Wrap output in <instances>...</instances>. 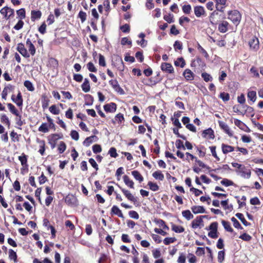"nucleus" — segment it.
<instances>
[{
	"label": "nucleus",
	"mask_w": 263,
	"mask_h": 263,
	"mask_svg": "<svg viewBox=\"0 0 263 263\" xmlns=\"http://www.w3.org/2000/svg\"><path fill=\"white\" fill-rule=\"evenodd\" d=\"M228 18L231 20L232 23L237 26L241 19V15L239 11L237 10H231L228 12Z\"/></svg>",
	"instance_id": "nucleus-1"
},
{
	"label": "nucleus",
	"mask_w": 263,
	"mask_h": 263,
	"mask_svg": "<svg viewBox=\"0 0 263 263\" xmlns=\"http://www.w3.org/2000/svg\"><path fill=\"white\" fill-rule=\"evenodd\" d=\"M18 159L22 165V167L21 168V174L24 175L29 171L28 156L23 153L21 156L18 157Z\"/></svg>",
	"instance_id": "nucleus-2"
},
{
	"label": "nucleus",
	"mask_w": 263,
	"mask_h": 263,
	"mask_svg": "<svg viewBox=\"0 0 263 263\" xmlns=\"http://www.w3.org/2000/svg\"><path fill=\"white\" fill-rule=\"evenodd\" d=\"M243 167H241L239 170H236L235 172L237 174L240 175V176L246 179H249L251 175V170L250 168L242 165Z\"/></svg>",
	"instance_id": "nucleus-3"
},
{
	"label": "nucleus",
	"mask_w": 263,
	"mask_h": 263,
	"mask_svg": "<svg viewBox=\"0 0 263 263\" xmlns=\"http://www.w3.org/2000/svg\"><path fill=\"white\" fill-rule=\"evenodd\" d=\"M218 225L217 222H213L210 224L209 230L211 231L208 233L209 237L214 239L218 237Z\"/></svg>",
	"instance_id": "nucleus-4"
},
{
	"label": "nucleus",
	"mask_w": 263,
	"mask_h": 263,
	"mask_svg": "<svg viewBox=\"0 0 263 263\" xmlns=\"http://www.w3.org/2000/svg\"><path fill=\"white\" fill-rule=\"evenodd\" d=\"M249 45L251 50L257 51L259 48L258 39L255 36H252L249 41Z\"/></svg>",
	"instance_id": "nucleus-5"
},
{
	"label": "nucleus",
	"mask_w": 263,
	"mask_h": 263,
	"mask_svg": "<svg viewBox=\"0 0 263 263\" xmlns=\"http://www.w3.org/2000/svg\"><path fill=\"white\" fill-rule=\"evenodd\" d=\"M116 185L120 188L122 192L128 200L134 203H136L137 201V198L134 197L128 190L122 187L118 183H116Z\"/></svg>",
	"instance_id": "nucleus-6"
},
{
	"label": "nucleus",
	"mask_w": 263,
	"mask_h": 263,
	"mask_svg": "<svg viewBox=\"0 0 263 263\" xmlns=\"http://www.w3.org/2000/svg\"><path fill=\"white\" fill-rule=\"evenodd\" d=\"M16 50L24 58H28L30 57V54L28 52L25 45L22 43H20L17 44Z\"/></svg>",
	"instance_id": "nucleus-7"
},
{
	"label": "nucleus",
	"mask_w": 263,
	"mask_h": 263,
	"mask_svg": "<svg viewBox=\"0 0 263 263\" xmlns=\"http://www.w3.org/2000/svg\"><path fill=\"white\" fill-rule=\"evenodd\" d=\"M206 216H207L206 215H201L196 217V218L195 219H194L192 222V228L197 229L201 225H203V219L206 218Z\"/></svg>",
	"instance_id": "nucleus-8"
},
{
	"label": "nucleus",
	"mask_w": 263,
	"mask_h": 263,
	"mask_svg": "<svg viewBox=\"0 0 263 263\" xmlns=\"http://www.w3.org/2000/svg\"><path fill=\"white\" fill-rule=\"evenodd\" d=\"M109 84L112 86L114 89L119 93L121 95H123L124 93V91L123 89L120 86L118 82L116 79L115 80H110L109 81Z\"/></svg>",
	"instance_id": "nucleus-9"
},
{
	"label": "nucleus",
	"mask_w": 263,
	"mask_h": 263,
	"mask_svg": "<svg viewBox=\"0 0 263 263\" xmlns=\"http://www.w3.org/2000/svg\"><path fill=\"white\" fill-rule=\"evenodd\" d=\"M195 15L197 17H200L206 16V12L203 7L201 6H196L194 7Z\"/></svg>",
	"instance_id": "nucleus-10"
},
{
	"label": "nucleus",
	"mask_w": 263,
	"mask_h": 263,
	"mask_svg": "<svg viewBox=\"0 0 263 263\" xmlns=\"http://www.w3.org/2000/svg\"><path fill=\"white\" fill-rule=\"evenodd\" d=\"M242 108L244 110V112H242L243 116L246 115L247 117H254L255 113L254 108L246 104L242 105Z\"/></svg>",
	"instance_id": "nucleus-11"
},
{
	"label": "nucleus",
	"mask_w": 263,
	"mask_h": 263,
	"mask_svg": "<svg viewBox=\"0 0 263 263\" xmlns=\"http://www.w3.org/2000/svg\"><path fill=\"white\" fill-rule=\"evenodd\" d=\"M161 69L168 73H173L174 69L171 64L168 63H162L161 65Z\"/></svg>",
	"instance_id": "nucleus-12"
},
{
	"label": "nucleus",
	"mask_w": 263,
	"mask_h": 263,
	"mask_svg": "<svg viewBox=\"0 0 263 263\" xmlns=\"http://www.w3.org/2000/svg\"><path fill=\"white\" fill-rule=\"evenodd\" d=\"M230 27V24L226 21H221L218 25V29L221 33H225Z\"/></svg>",
	"instance_id": "nucleus-13"
},
{
	"label": "nucleus",
	"mask_w": 263,
	"mask_h": 263,
	"mask_svg": "<svg viewBox=\"0 0 263 263\" xmlns=\"http://www.w3.org/2000/svg\"><path fill=\"white\" fill-rule=\"evenodd\" d=\"M77 199L73 195L68 194L65 199V203L69 206H74L77 204Z\"/></svg>",
	"instance_id": "nucleus-14"
},
{
	"label": "nucleus",
	"mask_w": 263,
	"mask_h": 263,
	"mask_svg": "<svg viewBox=\"0 0 263 263\" xmlns=\"http://www.w3.org/2000/svg\"><path fill=\"white\" fill-rule=\"evenodd\" d=\"M218 123L220 128L223 130L225 133L228 134L230 137L233 136V132L230 130L229 126L225 122L218 121Z\"/></svg>",
	"instance_id": "nucleus-15"
},
{
	"label": "nucleus",
	"mask_w": 263,
	"mask_h": 263,
	"mask_svg": "<svg viewBox=\"0 0 263 263\" xmlns=\"http://www.w3.org/2000/svg\"><path fill=\"white\" fill-rule=\"evenodd\" d=\"M202 136L203 138L209 139H214L215 138L214 132L211 128L203 130Z\"/></svg>",
	"instance_id": "nucleus-16"
},
{
	"label": "nucleus",
	"mask_w": 263,
	"mask_h": 263,
	"mask_svg": "<svg viewBox=\"0 0 263 263\" xmlns=\"http://www.w3.org/2000/svg\"><path fill=\"white\" fill-rule=\"evenodd\" d=\"M103 108L106 112H115L117 110V104L115 103L111 102L104 105Z\"/></svg>",
	"instance_id": "nucleus-17"
},
{
	"label": "nucleus",
	"mask_w": 263,
	"mask_h": 263,
	"mask_svg": "<svg viewBox=\"0 0 263 263\" xmlns=\"http://www.w3.org/2000/svg\"><path fill=\"white\" fill-rule=\"evenodd\" d=\"M124 121L125 119L123 114L119 113L115 116L114 119L111 120V123L114 125H116V124H121L122 122H124Z\"/></svg>",
	"instance_id": "nucleus-18"
},
{
	"label": "nucleus",
	"mask_w": 263,
	"mask_h": 263,
	"mask_svg": "<svg viewBox=\"0 0 263 263\" xmlns=\"http://www.w3.org/2000/svg\"><path fill=\"white\" fill-rule=\"evenodd\" d=\"M182 75L187 81H191L194 79L195 74L190 69H185Z\"/></svg>",
	"instance_id": "nucleus-19"
},
{
	"label": "nucleus",
	"mask_w": 263,
	"mask_h": 263,
	"mask_svg": "<svg viewBox=\"0 0 263 263\" xmlns=\"http://www.w3.org/2000/svg\"><path fill=\"white\" fill-rule=\"evenodd\" d=\"M216 3V9L220 12H223V9L226 6L227 0H214Z\"/></svg>",
	"instance_id": "nucleus-20"
},
{
	"label": "nucleus",
	"mask_w": 263,
	"mask_h": 263,
	"mask_svg": "<svg viewBox=\"0 0 263 263\" xmlns=\"http://www.w3.org/2000/svg\"><path fill=\"white\" fill-rule=\"evenodd\" d=\"M13 102L22 110L23 105V99L20 91H18L16 98L14 100H13Z\"/></svg>",
	"instance_id": "nucleus-21"
},
{
	"label": "nucleus",
	"mask_w": 263,
	"mask_h": 263,
	"mask_svg": "<svg viewBox=\"0 0 263 263\" xmlns=\"http://www.w3.org/2000/svg\"><path fill=\"white\" fill-rule=\"evenodd\" d=\"M110 214L111 215H117L119 217L121 218H124L121 210L117 205H113L112 207L111 208Z\"/></svg>",
	"instance_id": "nucleus-22"
},
{
	"label": "nucleus",
	"mask_w": 263,
	"mask_h": 263,
	"mask_svg": "<svg viewBox=\"0 0 263 263\" xmlns=\"http://www.w3.org/2000/svg\"><path fill=\"white\" fill-rule=\"evenodd\" d=\"M26 45L28 48L29 52L31 55H34L35 54L36 49L34 45L32 44L31 40L28 39L26 41Z\"/></svg>",
	"instance_id": "nucleus-23"
},
{
	"label": "nucleus",
	"mask_w": 263,
	"mask_h": 263,
	"mask_svg": "<svg viewBox=\"0 0 263 263\" xmlns=\"http://www.w3.org/2000/svg\"><path fill=\"white\" fill-rule=\"evenodd\" d=\"M16 116L15 118L16 124L18 126L17 128L20 129H22L21 126L25 124V120H23L22 119V115L19 113L18 115H15Z\"/></svg>",
	"instance_id": "nucleus-24"
},
{
	"label": "nucleus",
	"mask_w": 263,
	"mask_h": 263,
	"mask_svg": "<svg viewBox=\"0 0 263 263\" xmlns=\"http://www.w3.org/2000/svg\"><path fill=\"white\" fill-rule=\"evenodd\" d=\"M123 179L124 183L130 189H134V182L130 179L127 175H124L123 177Z\"/></svg>",
	"instance_id": "nucleus-25"
},
{
	"label": "nucleus",
	"mask_w": 263,
	"mask_h": 263,
	"mask_svg": "<svg viewBox=\"0 0 263 263\" xmlns=\"http://www.w3.org/2000/svg\"><path fill=\"white\" fill-rule=\"evenodd\" d=\"M221 149L222 153L224 154H227L229 153L232 152L234 151V147L231 145L222 143L221 144Z\"/></svg>",
	"instance_id": "nucleus-26"
},
{
	"label": "nucleus",
	"mask_w": 263,
	"mask_h": 263,
	"mask_svg": "<svg viewBox=\"0 0 263 263\" xmlns=\"http://www.w3.org/2000/svg\"><path fill=\"white\" fill-rule=\"evenodd\" d=\"M41 16L42 12L41 11L33 10L31 11V20L32 21L40 19Z\"/></svg>",
	"instance_id": "nucleus-27"
},
{
	"label": "nucleus",
	"mask_w": 263,
	"mask_h": 263,
	"mask_svg": "<svg viewBox=\"0 0 263 263\" xmlns=\"http://www.w3.org/2000/svg\"><path fill=\"white\" fill-rule=\"evenodd\" d=\"M196 149L197 151L198 152V155L199 157L203 158L205 156L206 149L204 146H196Z\"/></svg>",
	"instance_id": "nucleus-28"
},
{
	"label": "nucleus",
	"mask_w": 263,
	"mask_h": 263,
	"mask_svg": "<svg viewBox=\"0 0 263 263\" xmlns=\"http://www.w3.org/2000/svg\"><path fill=\"white\" fill-rule=\"evenodd\" d=\"M192 212L195 214L204 213L205 212V209L202 206L194 205L191 207Z\"/></svg>",
	"instance_id": "nucleus-29"
},
{
	"label": "nucleus",
	"mask_w": 263,
	"mask_h": 263,
	"mask_svg": "<svg viewBox=\"0 0 263 263\" xmlns=\"http://www.w3.org/2000/svg\"><path fill=\"white\" fill-rule=\"evenodd\" d=\"M82 90L85 92H87L90 91V86L89 80L87 78L84 79V82L81 85Z\"/></svg>",
	"instance_id": "nucleus-30"
},
{
	"label": "nucleus",
	"mask_w": 263,
	"mask_h": 263,
	"mask_svg": "<svg viewBox=\"0 0 263 263\" xmlns=\"http://www.w3.org/2000/svg\"><path fill=\"white\" fill-rule=\"evenodd\" d=\"M49 99L46 95H43L41 97L42 106L44 109L47 108L49 105Z\"/></svg>",
	"instance_id": "nucleus-31"
},
{
	"label": "nucleus",
	"mask_w": 263,
	"mask_h": 263,
	"mask_svg": "<svg viewBox=\"0 0 263 263\" xmlns=\"http://www.w3.org/2000/svg\"><path fill=\"white\" fill-rule=\"evenodd\" d=\"M132 175L133 176L134 178L138 181L140 183L142 182L143 180V177L140 173V172L137 170H135L132 172Z\"/></svg>",
	"instance_id": "nucleus-32"
},
{
	"label": "nucleus",
	"mask_w": 263,
	"mask_h": 263,
	"mask_svg": "<svg viewBox=\"0 0 263 263\" xmlns=\"http://www.w3.org/2000/svg\"><path fill=\"white\" fill-rule=\"evenodd\" d=\"M13 89V86L10 84L8 85L7 86H5L4 88L2 93V97L3 99L6 100L8 92V90H12Z\"/></svg>",
	"instance_id": "nucleus-33"
},
{
	"label": "nucleus",
	"mask_w": 263,
	"mask_h": 263,
	"mask_svg": "<svg viewBox=\"0 0 263 263\" xmlns=\"http://www.w3.org/2000/svg\"><path fill=\"white\" fill-rule=\"evenodd\" d=\"M152 176L155 179L159 180L160 181H163L164 178V175L160 170L154 172L152 174Z\"/></svg>",
	"instance_id": "nucleus-34"
},
{
	"label": "nucleus",
	"mask_w": 263,
	"mask_h": 263,
	"mask_svg": "<svg viewBox=\"0 0 263 263\" xmlns=\"http://www.w3.org/2000/svg\"><path fill=\"white\" fill-rule=\"evenodd\" d=\"M116 66L118 70L123 71L124 70V65L121 58L116 60Z\"/></svg>",
	"instance_id": "nucleus-35"
},
{
	"label": "nucleus",
	"mask_w": 263,
	"mask_h": 263,
	"mask_svg": "<svg viewBox=\"0 0 263 263\" xmlns=\"http://www.w3.org/2000/svg\"><path fill=\"white\" fill-rule=\"evenodd\" d=\"M97 139V137L96 136H91L89 137H87L84 141L83 142V144L86 146H89L91 143L93 142L96 141Z\"/></svg>",
	"instance_id": "nucleus-36"
},
{
	"label": "nucleus",
	"mask_w": 263,
	"mask_h": 263,
	"mask_svg": "<svg viewBox=\"0 0 263 263\" xmlns=\"http://www.w3.org/2000/svg\"><path fill=\"white\" fill-rule=\"evenodd\" d=\"M17 255L16 252L12 249L9 250V258L10 260H13L14 262L17 261Z\"/></svg>",
	"instance_id": "nucleus-37"
},
{
	"label": "nucleus",
	"mask_w": 263,
	"mask_h": 263,
	"mask_svg": "<svg viewBox=\"0 0 263 263\" xmlns=\"http://www.w3.org/2000/svg\"><path fill=\"white\" fill-rule=\"evenodd\" d=\"M221 223L223 226L224 229L227 231L231 233L233 232V229L231 227L230 223L229 221H226L224 220H222Z\"/></svg>",
	"instance_id": "nucleus-38"
},
{
	"label": "nucleus",
	"mask_w": 263,
	"mask_h": 263,
	"mask_svg": "<svg viewBox=\"0 0 263 263\" xmlns=\"http://www.w3.org/2000/svg\"><path fill=\"white\" fill-rule=\"evenodd\" d=\"M172 229L176 233H181L184 231V228L181 226H177L172 223Z\"/></svg>",
	"instance_id": "nucleus-39"
},
{
	"label": "nucleus",
	"mask_w": 263,
	"mask_h": 263,
	"mask_svg": "<svg viewBox=\"0 0 263 263\" xmlns=\"http://www.w3.org/2000/svg\"><path fill=\"white\" fill-rule=\"evenodd\" d=\"M174 64L176 66H180L181 68H183L185 66V61L182 58H179L175 61Z\"/></svg>",
	"instance_id": "nucleus-40"
},
{
	"label": "nucleus",
	"mask_w": 263,
	"mask_h": 263,
	"mask_svg": "<svg viewBox=\"0 0 263 263\" xmlns=\"http://www.w3.org/2000/svg\"><path fill=\"white\" fill-rule=\"evenodd\" d=\"M85 98V105L87 106L91 105L93 103V97L89 94L86 95L84 96Z\"/></svg>",
	"instance_id": "nucleus-41"
},
{
	"label": "nucleus",
	"mask_w": 263,
	"mask_h": 263,
	"mask_svg": "<svg viewBox=\"0 0 263 263\" xmlns=\"http://www.w3.org/2000/svg\"><path fill=\"white\" fill-rule=\"evenodd\" d=\"M17 18L20 20H23L26 17V11L25 8H21L16 10Z\"/></svg>",
	"instance_id": "nucleus-42"
},
{
	"label": "nucleus",
	"mask_w": 263,
	"mask_h": 263,
	"mask_svg": "<svg viewBox=\"0 0 263 263\" xmlns=\"http://www.w3.org/2000/svg\"><path fill=\"white\" fill-rule=\"evenodd\" d=\"M7 107L10 111V112L14 115H18V113H19V111L15 107V106L12 104V103H7Z\"/></svg>",
	"instance_id": "nucleus-43"
},
{
	"label": "nucleus",
	"mask_w": 263,
	"mask_h": 263,
	"mask_svg": "<svg viewBox=\"0 0 263 263\" xmlns=\"http://www.w3.org/2000/svg\"><path fill=\"white\" fill-rule=\"evenodd\" d=\"M8 6H5L0 10V13L3 15V18L6 20H9L8 16Z\"/></svg>",
	"instance_id": "nucleus-44"
},
{
	"label": "nucleus",
	"mask_w": 263,
	"mask_h": 263,
	"mask_svg": "<svg viewBox=\"0 0 263 263\" xmlns=\"http://www.w3.org/2000/svg\"><path fill=\"white\" fill-rule=\"evenodd\" d=\"M235 216L242 222V223L245 226H249L250 225V223L248 222L245 218L242 213H237L235 214Z\"/></svg>",
	"instance_id": "nucleus-45"
},
{
	"label": "nucleus",
	"mask_w": 263,
	"mask_h": 263,
	"mask_svg": "<svg viewBox=\"0 0 263 263\" xmlns=\"http://www.w3.org/2000/svg\"><path fill=\"white\" fill-rule=\"evenodd\" d=\"M24 85L29 91H33L34 90V87L32 82L29 80H26L24 82Z\"/></svg>",
	"instance_id": "nucleus-46"
},
{
	"label": "nucleus",
	"mask_w": 263,
	"mask_h": 263,
	"mask_svg": "<svg viewBox=\"0 0 263 263\" xmlns=\"http://www.w3.org/2000/svg\"><path fill=\"white\" fill-rule=\"evenodd\" d=\"M38 142L40 143V149L39 152L40 154L43 156L45 154V142L44 140H39Z\"/></svg>",
	"instance_id": "nucleus-47"
},
{
	"label": "nucleus",
	"mask_w": 263,
	"mask_h": 263,
	"mask_svg": "<svg viewBox=\"0 0 263 263\" xmlns=\"http://www.w3.org/2000/svg\"><path fill=\"white\" fill-rule=\"evenodd\" d=\"M247 97L253 103H254L256 99V92L255 91L251 90L248 92Z\"/></svg>",
	"instance_id": "nucleus-48"
},
{
	"label": "nucleus",
	"mask_w": 263,
	"mask_h": 263,
	"mask_svg": "<svg viewBox=\"0 0 263 263\" xmlns=\"http://www.w3.org/2000/svg\"><path fill=\"white\" fill-rule=\"evenodd\" d=\"M10 137L12 142H18L21 135H18L14 130L12 131L10 134Z\"/></svg>",
	"instance_id": "nucleus-49"
},
{
	"label": "nucleus",
	"mask_w": 263,
	"mask_h": 263,
	"mask_svg": "<svg viewBox=\"0 0 263 263\" xmlns=\"http://www.w3.org/2000/svg\"><path fill=\"white\" fill-rule=\"evenodd\" d=\"M182 216L187 220H190L193 218V215L191 213L190 210H186L182 212Z\"/></svg>",
	"instance_id": "nucleus-50"
},
{
	"label": "nucleus",
	"mask_w": 263,
	"mask_h": 263,
	"mask_svg": "<svg viewBox=\"0 0 263 263\" xmlns=\"http://www.w3.org/2000/svg\"><path fill=\"white\" fill-rule=\"evenodd\" d=\"M67 147L66 144L64 141H61L58 145V149L60 154L63 153Z\"/></svg>",
	"instance_id": "nucleus-51"
},
{
	"label": "nucleus",
	"mask_w": 263,
	"mask_h": 263,
	"mask_svg": "<svg viewBox=\"0 0 263 263\" xmlns=\"http://www.w3.org/2000/svg\"><path fill=\"white\" fill-rule=\"evenodd\" d=\"M39 132L46 133L49 131V127L47 123H43L41 124V125L39 127L38 129Z\"/></svg>",
	"instance_id": "nucleus-52"
},
{
	"label": "nucleus",
	"mask_w": 263,
	"mask_h": 263,
	"mask_svg": "<svg viewBox=\"0 0 263 263\" xmlns=\"http://www.w3.org/2000/svg\"><path fill=\"white\" fill-rule=\"evenodd\" d=\"M147 185L149 187V189L153 191H157L159 189V187L156 183L152 182V181H149L148 182Z\"/></svg>",
	"instance_id": "nucleus-53"
},
{
	"label": "nucleus",
	"mask_w": 263,
	"mask_h": 263,
	"mask_svg": "<svg viewBox=\"0 0 263 263\" xmlns=\"http://www.w3.org/2000/svg\"><path fill=\"white\" fill-rule=\"evenodd\" d=\"M201 77L206 82L212 81L213 80L212 77L207 72H202L201 73Z\"/></svg>",
	"instance_id": "nucleus-54"
},
{
	"label": "nucleus",
	"mask_w": 263,
	"mask_h": 263,
	"mask_svg": "<svg viewBox=\"0 0 263 263\" xmlns=\"http://www.w3.org/2000/svg\"><path fill=\"white\" fill-rule=\"evenodd\" d=\"M49 111L53 115H59L60 112V109L55 105H52L49 107Z\"/></svg>",
	"instance_id": "nucleus-55"
},
{
	"label": "nucleus",
	"mask_w": 263,
	"mask_h": 263,
	"mask_svg": "<svg viewBox=\"0 0 263 263\" xmlns=\"http://www.w3.org/2000/svg\"><path fill=\"white\" fill-rule=\"evenodd\" d=\"M87 68L88 70L91 72H96L97 71V69L94 65L92 62H89L87 64Z\"/></svg>",
	"instance_id": "nucleus-56"
},
{
	"label": "nucleus",
	"mask_w": 263,
	"mask_h": 263,
	"mask_svg": "<svg viewBox=\"0 0 263 263\" xmlns=\"http://www.w3.org/2000/svg\"><path fill=\"white\" fill-rule=\"evenodd\" d=\"M209 148L211 150L212 156L216 159V160L217 161H219L220 160V158L217 156V153H216V146H210Z\"/></svg>",
	"instance_id": "nucleus-57"
},
{
	"label": "nucleus",
	"mask_w": 263,
	"mask_h": 263,
	"mask_svg": "<svg viewBox=\"0 0 263 263\" xmlns=\"http://www.w3.org/2000/svg\"><path fill=\"white\" fill-rule=\"evenodd\" d=\"M1 120L2 122L5 123L8 127L10 126V122L8 117L5 114L2 115L1 117Z\"/></svg>",
	"instance_id": "nucleus-58"
},
{
	"label": "nucleus",
	"mask_w": 263,
	"mask_h": 263,
	"mask_svg": "<svg viewBox=\"0 0 263 263\" xmlns=\"http://www.w3.org/2000/svg\"><path fill=\"white\" fill-rule=\"evenodd\" d=\"M219 98H221L224 102L228 101L230 100V95L225 92H222L220 93Z\"/></svg>",
	"instance_id": "nucleus-59"
},
{
	"label": "nucleus",
	"mask_w": 263,
	"mask_h": 263,
	"mask_svg": "<svg viewBox=\"0 0 263 263\" xmlns=\"http://www.w3.org/2000/svg\"><path fill=\"white\" fill-rule=\"evenodd\" d=\"M182 9L184 13L189 14L191 12L192 7L190 4L184 5L182 6Z\"/></svg>",
	"instance_id": "nucleus-60"
},
{
	"label": "nucleus",
	"mask_w": 263,
	"mask_h": 263,
	"mask_svg": "<svg viewBox=\"0 0 263 263\" xmlns=\"http://www.w3.org/2000/svg\"><path fill=\"white\" fill-rule=\"evenodd\" d=\"M239 238L246 241H249L252 238L251 235L246 233H244L240 235Z\"/></svg>",
	"instance_id": "nucleus-61"
},
{
	"label": "nucleus",
	"mask_w": 263,
	"mask_h": 263,
	"mask_svg": "<svg viewBox=\"0 0 263 263\" xmlns=\"http://www.w3.org/2000/svg\"><path fill=\"white\" fill-rule=\"evenodd\" d=\"M163 18L168 23H172L174 22V15L171 13H169L167 15H164Z\"/></svg>",
	"instance_id": "nucleus-62"
},
{
	"label": "nucleus",
	"mask_w": 263,
	"mask_h": 263,
	"mask_svg": "<svg viewBox=\"0 0 263 263\" xmlns=\"http://www.w3.org/2000/svg\"><path fill=\"white\" fill-rule=\"evenodd\" d=\"M108 154L111 157L116 158L118 156V154L117 153V149L114 147H111L110 148L108 151Z\"/></svg>",
	"instance_id": "nucleus-63"
},
{
	"label": "nucleus",
	"mask_w": 263,
	"mask_h": 263,
	"mask_svg": "<svg viewBox=\"0 0 263 263\" xmlns=\"http://www.w3.org/2000/svg\"><path fill=\"white\" fill-rule=\"evenodd\" d=\"M220 183L221 184L227 187L233 185L234 184V182L232 181L227 178L223 179Z\"/></svg>",
	"instance_id": "nucleus-64"
}]
</instances>
